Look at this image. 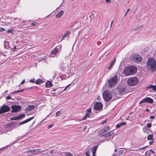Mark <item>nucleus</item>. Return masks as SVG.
<instances>
[{"instance_id":"1","label":"nucleus","mask_w":156,"mask_h":156,"mask_svg":"<svg viewBox=\"0 0 156 156\" xmlns=\"http://www.w3.org/2000/svg\"><path fill=\"white\" fill-rule=\"evenodd\" d=\"M147 68L152 72H154L156 70V61L154 58H150L147 61L146 63Z\"/></svg>"},{"instance_id":"2","label":"nucleus","mask_w":156,"mask_h":156,"mask_svg":"<svg viewBox=\"0 0 156 156\" xmlns=\"http://www.w3.org/2000/svg\"><path fill=\"white\" fill-rule=\"evenodd\" d=\"M137 68L134 66L128 67L125 68L124 70V73L126 76L134 74L136 72Z\"/></svg>"},{"instance_id":"3","label":"nucleus","mask_w":156,"mask_h":156,"mask_svg":"<svg viewBox=\"0 0 156 156\" xmlns=\"http://www.w3.org/2000/svg\"><path fill=\"white\" fill-rule=\"evenodd\" d=\"M112 92L108 90L103 92V97L104 99L106 101H108L112 98Z\"/></svg>"},{"instance_id":"4","label":"nucleus","mask_w":156,"mask_h":156,"mask_svg":"<svg viewBox=\"0 0 156 156\" xmlns=\"http://www.w3.org/2000/svg\"><path fill=\"white\" fill-rule=\"evenodd\" d=\"M118 81V77L116 75L111 77L108 80V84L109 87H112L117 84Z\"/></svg>"},{"instance_id":"5","label":"nucleus","mask_w":156,"mask_h":156,"mask_svg":"<svg viewBox=\"0 0 156 156\" xmlns=\"http://www.w3.org/2000/svg\"><path fill=\"white\" fill-rule=\"evenodd\" d=\"M138 81V78L136 77H131L128 80L127 83L129 85L133 86L136 85Z\"/></svg>"},{"instance_id":"6","label":"nucleus","mask_w":156,"mask_h":156,"mask_svg":"<svg viewBox=\"0 0 156 156\" xmlns=\"http://www.w3.org/2000/svg\"><path fill=\"white\" fill-rule=\"evenodd\" d=\"M142 59V58L141 56L137 54H133L132 58V60L136 63H139L140 62Z\"/></svg>"},{"instance_id":"7","label":"nucleus","mask_w":156,"mask_h":156,"mask_svg":"<svg viewBox=\"0 0 156 156\" xmlns=\"http://www.w3.org/2000/svg\"><path fill=\"white\" fill-rule=\"evenodd\" d=\"M114 133L113 130L111 131L108 132L102 136L105 137V140H106L109 141L110 140V136Z\"/></svg>"},{"instance_id":"8","label":"nucleus","mask_w":156,"mask_h":156,"mask_svg":"<svg viewBox=\"0 0 156 156\" xmlns=\"http://www.w3.org/2000/svg\"><path fill=\"white\" fill-rule=\"evenodd\" d=\"M153 99L147 97L145 98L140 102L139 103L141 104L142 103L147 102L150 103H153Z\"/></svg>"},{"instance_id":"9","label":"nucleus","mask_w":156,"mask_h":156,"mask_svg":"<svg viewBox=\"0 0 156 156\" xmlns=\"http://www.w3.org/2000/svg\"><path fill=\"white\" fill-rule=\"evenodd\" d=\"M94 108L96 110H101L102 108L103 105L101 102H98L94 104Z\"/></svg>"},{"instance_id":"10","label":"nucleus","mask_w":156,"mask_h":156,"mask_svg":"<svg viewBox=\"0 0 156 156\" xmlns=\"http://www.w3.org/2000/svg\"><path fill=\"white\" fill-rule=\"evenodd\" d=\"M10 108L6 105H4L1 107L0 109V114H2L9 111Z\"/></svg>"},{"instance_id":"11","label":"nucleus","mask_w":156,"mask_h":156,"mask_svg":"<svg viewBox=\"0 0 156 156\" xmlns=\"http://www.w3.org/2000/svg\"><path fill=\"white\" fill-rule=\"evenodd\" d=\"M110 129V128L109 126H106L100 130V132H99V134L100 135H101V134L109 131Z\"/></svg>"},{"instance_id":"12","label":"nucleus","mask_w":156,"mask_h":156,"mask_svg":"<svg viewBox=\"0 0 156 156\" xmlns=\"http://www.w3.org/2000/svg\"><path fill=\"white\" fill-rule=\"evenodd\" d=\"M117 90L118 91V93L121 95L125 94L126 93L125 89L122 87H118Z\"/></svg>"},{"instance_id":"13","label":"nucleus","mask_w":156,"mask_h":156,"mask_svg":"<svg viewBox=\"0 0 156 156\" xmlns=\"http://www.w3.org/2000/svg\"><path fill=\"white\" fill-rule=\"evenodd\" d=\"M21 106L19 105H13L11 107L12 112H17L20 111Z\"/></svg>"},{"instance_id":"14","label":"nucleus","mask_w":156,"mask_h":156,"mask_svg":"<svg viewBox=\"0 0 156 156\" xmlns=\"http://www.w3.org/2000/svg\"><path fill=\"white\" fill-rule=\"evenodd\" d=\"M60 48V46H58L54 48V49L51 51V53L50 55V56L51 57H54L55 56V55L58 52V47Z\"/></svg>"},{"instance_id":"15","label":"nucleus","mask_w":156,"mask_h":156,"mask_svg":"<svg viewBox=\"0 0 156 156\" xmlns=\"http://www.w3.org/2000/svg\"><path fill=\"white\" fill-rule=\"evenodd\" d=\"M34 118V117H32L24 121H23L20 122L19 123V125H21L23 124H24L26 123L29 122L30 121V120H32V119H33Z\"/></svg>"},{"instance_id":"16","label":"nucleus","mask_w":156,"mask_h":156,"mask_svg":"<svg viewBox=\"0 0 156 156\" xmlns=\"http://www.w3.org/2000/svg\"><path fill=\"white\" fill-rule=\"evenodd\" d=\"M64 11L62 10H61L59 12L57 13L55 16V17L56 18H59L61 17L63 14Z\"/></svg>"},{"instance_id":"17","label":"nucleus","mask_w":156,"mask_h":156,"mask_svg":"<svg viewBox=\"0 0 156 156\" xmlns=\"http://www.w3.org/2000/svg\"><path fill=\"white\" fill-rule=\"evenodd\" d=\"M116 59L115 58L114 59L112 62L110 64L108 68V69L109 70H110L112 66L114 65Z\"/></svg>"},{"instance_id":"18","label":"nucleus","mask_w":156,"mask_h":156,"mask_svg":"<svg viewBox=\"0 0 156 156\" xmlns=\"http://www.w3.org/2000/svg\"><path fill=\"white\" fill-rule=\"evenodd\" d=\"M98 146H94L92 148V151L93 155L94 156H95V154L96 153V151L97 149Z\"/></svg>"},{"instance_id":"19","label":"nucleus","mask_w":156,"mask_h":156,"mask_svg":"<svg viewBox=\"0 0 156 156\" xmlns=\"http://www.w3.org/2000/svg\"><path fill=\"white\" fill-rule=\"evenodd\" d=\"M35 106L33 105H30L28 106L26 109V110L27 111L31 110L35 108Z\"/></svg>"},{"instance_id":"20","label":"nucleus","mask_w":156,"mask_h":156,"mask_svg":"<svg viewBox=\"0 0 156 156\" xmlns=\"http://www.w3.org/2000/svg\"><path fill=\"white\" fill-rule=\"evenodd\" d=\"M53 84L50 81H47L46 83L45 87L48 88H49L52 87Z\"/></svg>"},{"instance_id":"21","label":"nucleus","mask_w":156,"mask_h":156,"mask_svg":"<svg viewBox=\"0 0 156 156\" xmlns=\"http://www.w3.org/2000/svg\"><path fill=\"white\" fill-rule=\"evenodd\" d=\"M126 124V123L125 122H122L119 124H118L115 127L116 128H119L122 125H125Z\"/></svg>"},{"instance_id":"22","label":"nucleus","mask_w":156,"mask_h":156,"mask_svg":"<svg viewBox=\"0 0 156 156\" xmlns=\"http://www.w3.org/2000/svg\"><path fill=\"white\" fill-rule=\"evenodd\" d=\"M34 153H39L40 152H43L44 151H42L41 149H34Z\"/></svg>"},{"instance_id":"23","label":"nucleus","mask_w":156,"mask_h":156,"mask_svg":"<svg viewBox=\"0 0 156 156\" xmlns=\"http://www.w3.org/2000/svg\"><path fill=\"white\" fill-rule=\"evenodd\" d=\"M43 82V80L41 79H38L36 80L35 83L37 84H40Z\"/></svg>"},{"instance_id":"24","label":"nucleus","mask_w":156,"mask_h":156,"mask_svg":"<svg viewBox=\"0 0 156 156\" xmlns=\"http://www.w3.org/2000/svg\"><path fill=\"white\" fill-rule=\"evenodd\" d=\"M69 33H70V32L66 33H65L64 34V35L62 36V40H61V41L62 40L65 39V38H66V37H68V35L69 34Z\"/></svg>"},{"instance_id":"25","label":"nucleus","mask_w":156,"mask_h":156,"mask_svg":"<svg viewBox=\"0 0 156 156\" xmlns=\"http://www.w3.org/2000/svg\"><path fill=\"white\" fill-rule=\"evenodd\" d=\"M90 113H89L88 112H87L85 115V116H84L83 119L82 120H79V121H81V120H85L86 119L87 117H89L90 115Z\"/></svg>"},{"instance_id":"26","label":"nucleus","mask_w":156,"mask_h":156,"mask_svg":"<svg viewBox=\"0 0 156 156\" xmlns=\"http://www.w3.org/2000/svg\"><path fill=\"white\" fill-rule=\"evenodd\" d=\"M147 139L149 140H153V135L149 134L148 135Z\"/></svg>"},{"instance_id":"27","label":"nucleus","mask_w":156,"mask_h":156,"mask_svg":"<svg viewBox=\"0 0 156 156\" xmlns=\"http://www.w3.org/2000/svg\"><path fill=\"white\" fill-rule=\"evenodd\" d=\"M18 119H19L18 117V115L11 117V120H18Z\"/></svg>"},{"instance_id":"28","label":"nucleus","mask_w":156,"mask_h":156,"mask_svg":"<svg viewBox=\"0 0 156 156\" xmlns=\"http://www.w3.org/2000/svg\"><path fill=\"white\" fill-rule=\"evenodd\" d=\"M61 114V112L60 111H58L56 113L55 116L58 117Z\"/></svg>"},{"instance_id":"29","label":"nucleus","mask_w":156,"mask_h":156,"mask_svg":"<svg viewBox=\"0 0 156 156\" xmlns=\"http://www.w3.org/2000/svg\"><path fill=\"white\" fill-rule=\"evenodd\" d=\"M65 154L66 156H73V155L69 152H66Z\"/></svg>"},{"instance_id":"30","label":"nucleus","mask_w":156,"mask_h":156,"mask_svg":"<svg viewBox=\"0 0 156 156\" xmlns=\"http://www.w3.org/2000/svg\"><path fill=\"white\" fill-rule=\"evenodd\" d=\"M25 116L24 114L19 115H18V119H19L22 118H23Z\"/></svg>"},{"instance_id":"31","label":"nucleus","mask_w":156,"mask_h":156,"mask_svg":"<svg viewBox=\"0 0 156 156\" xmlns=\"http://www.w3.org/2000/svg\"><path fill=\"white\" fill-rule=\"evenodd\" d=\"M23 91H24V90H23H23H20L16 91L14 92H13L12 93V94H13L14 93H19L20 92H23Z\"/></svg>"},{"instance_id":"32","label":"nucleus","mask_w":156,"mask_h":156,"mask_svg":"<svg viewBox=\"0 0 156 156\" xmlns=\"http://www.w3.org/2000/svg\"><path fill=\"white\" fill-rule=\"evenodd\" d=\"M33 152H34V150H33V149L30 150H29L27 152V154H29V153H32Z\"/></svg>"},{"instance_id":"33","label":"nucleus","mask_w":156,"mask_h":156,"mask_svg":"<svg viewBox=\"0 0 156 156\" xmlns=\"http://www.w3.org/2000/svg\"><path fill=\"white\" fill-rule=\"evenodd\" d=\"M89 17L90 18V20H91V19H93L94 17V14L92 13L91 14L90 16Z\"/></svg>"},{"instance_id":"34","label":"nucleus","mask_w":156,"mask_h":156,"mask_svg":"<svg viewBox=\"0 0 156 156\" xmlns=\"http://www.w3.org/2000/svg\"><path fill=\"white\" fill-rule=\"evenodd\" d=\"M56 91V89H52L51 91V93L52 94H55V93H54V92Z\"/></svg>"},{"instance_id":"35","label":"nucleus","mask_w":156,"mask_h":156,"mask_svg":"<svg viewBox=\"0 0 156 156\" xmlns=\"http://www.w3.org/2000/svg\"><path fill=\"white\" fill-rule=\"evenodd\" d=\"M80 24V23L79 22H76L74 24V26H77L78 27H79Z\"/></svg>"},{"instance_id":"36","label":"nucleus","mask_w":156,"mask_h":156,"mask_svg":"<svg viewBox=\"0 0 156 156\" xmlns=\"http://www.w3.org/2000/svg\"><path fill=\"white\" fill-rule=\"evenodd\" d=\"M25 80H23L22 82H21V83L19 85V87H20V86L21 85H22L24 83H25Z\"/></svg>"},{"instance_id":"37","label":"nucleus","mask_w":156,"mask_h":156,"mask_svg":"<svg viewBox=\"0 0 156 156\" xmlns=\"http://www.w3.org/2000/svg\"><path fill=\"white\" fill-rule=\"evenodd\" d=\"M53 126H54L53 124L50 125L48 126V129H50V128H51V127H52Z\"/></svg>"},{"instance_id":"38","label":"nucleus","mask_w":156,"mask_h":156,"mask_svg":"<svg viewBox=\"0 0 156 156\" xmlns=\"http://www.w3.org/2000/svg\"><path fill=\"white\" fill-rule=\"evenodd\" d=\"M65 68H66V67L64 66H62V67H60V69L62 70H63V71L65 69Z\"/></svg>"},{"instance_id":"39","label":"nucleus","mask_w":156,"mask_h":156,"mask_svg":"<svg viewBox=\"0 0 156 156\" xmlns=\"http://www.w3.org/2000/svg\"><path fill=\"white\" fill-rule=\"evenodd\" d=\"M143 131L144 132L146 133L147 131V129L146 127L143 128Z\"/></svg>"},{"instance_id":"40","label":"nucleus","mask_w":156,"mask_h":156,"mask_svg":"<svg viewBox=\"0 0 156 156\" xmlns=\"http://www.w3.org/2000/svg\"><path fill=\"white\" fill-rule=\"evenodd\" d=\"M5 30V29L2 27H0V32H2Z\"/></svg>"},{"instance_id":"41","label":"nucleus","mask_w":156,"mask_h":156,"mask_svg":"<svg viewBox=\"0 0 156 156\" xmlns=\"http://www.w3.org/2000/svg\"><path fill=\"white\" fill-rule=\"evenodd\" d=\"M154 85H149L148 86V88H152L153 89L154 87Z\"/></svg>"},{"instance_id":"42","label":"nucleus","mask_w":156,"mask_h":156,"mask_svg":"<svg viewBox=\"0 0 156 156\" xmlns=\"http://www.w3.org/2000/svg\"><path fill=\"white\" fill-rule=\"evenodd\" d=\"M147 126L148 128H150L151 127V123H149L147 124Z\"/></svg>"},{"instance_id":"43","label":"nucleus","mask_w":156,"mask_h":156,"mask_svg":"<svg viewBox=\"0 0 156 156\" xmlns=\"http://www.w3.org/2000/svg\"><path fill=\"white\" fill-rule=\"evenodd\" d=\"M12 31V29L8 30L7 31V33H11Z\"/></svg>"},{"instance_id":"44","label":"nucleus","mask_w":156,"mask_h":156,"mask_svg":"<svg viewBox=\"0 0 156 156\" xmlns=\"http://www.w3.org/2000/svg\"><path fill=\"white\" fill-rule=\"evenodd\" d=\"M34 80H35V79H31L30 80V82L31 83H33L34 82Z\"/></svg>"},{"instance_id":"45","label":"nucleus","mask_w":156,"mask_h":156,"mask_svg":"<svg viewBox=\"0 0 156 156\" xmlns=\"http://www.w3.org/2000/svg\"><path fill=\"white\" fill-rule=\"evenodd\" d=\"M147 147V146H146L145 147H142L141 148H138V149H141V150L144 149L146 148Z\"/></svg>"},{"instance_id":"46","label":"nucleus","mask_w":156,"mask_h":156,"mask_svg":"<svg viewBox=\"0 0 156 156\" xmlns=\"http://www.w3.org/2000/svg\"><path fill=\"white\" fill-rule=\"evenodd\" d=\"M36 24H37L36 23L34 22V23H32L31 24V25L32 26H35L36 25Z\"/></svg>"},{"instance_id":"47","label":"nucleus","mask_w":156,"mask_h":156,"mask_svg":"<svg viewBox=\"0 0 156 156\" xmlns=\"http://www.w3.org/2000/svg\"><path fill=\"white\" fill-rule=\"evenodd\" d=\"M70 85V84H69L64 89V90H63V91H65L67 89V88Z\"/></svg>"},{"instance_id":"48","label":"nucleus","mask_w":156,"mask_h":156,"mask_svg":"<svg viewBox=\"0 0 156 156\" xmlns=\"http://www.w3.org/2000/svg\"><path fill=\"white\" fill-rule=\"evenodd\" d=\"M107 120H105V121H104V122H103L102 123V125H103L104 124L106 123L107 122Z\"/></svg>"},{"instance_id":"49","label":"nucleus","mask_w":156,"mask_h":156,"mask_svg":"<svg viewBox=\"0 0 156 156\" xmlns=\"http://www.w3.org/2000/svg\"><path fill=\"white\" fill-rule=\"evenodd\" d=\"M54 150H53V149L51 150L50 151V153L51 154H52L53 153V152H54Z\"/></svg>"},{"instance_id":"50","label":"nucleus","mask_w":156,"mask_h":156,"mask_svg":"<svg viewBox=\"0 0 156 156\" xmlns=\"http://www.w3.org/2000/svg\"><path fill=\"white\" fill-rule=\"evenodd\" d=\"M129 10H130L129 9H127V11L126 12V14L124 16H125L127 15L128 11Z\"/></svg>"},{"instance_id":"51","label":"nucleus","mask_w":156,"mask_h":156,"mask_svg":"<svg viewBox=\"0 0 156 156\" xmlns=\"http://www.w3.org/2000/svg\"><path fill=\"white\" fill-rule=\"evenodd\" d=\"M6 98L8 99H11V97L10 96H8L6 97Z\"/></svg>"},{"instance_id":"52","label":"nucleus","mask_w":156,"mask_h":156,"mask_svg":"<svg viewBox=\"0 0 156 156\" xmlns=\"http://www.w3.org/2000/svg\"><path fill=\"white\" fill-rule=\"evenodd\" d=\"M85 154L87 156H90L89 153L88 152H86Z\"/></svg>"},{"instance_id":"53","label":"nucleus","mask_w":156,"mask_h":156,"mask_svg":"<svg viewBox=\"0 0 156 156\" xmlns=\"http://www.w3.org/2000/svg\"><path fill=\"white\" fill-rule=\"evenodd\" d=\"M91 108H90L88 110V112L89 113L91 112Z\"/></svg>"},{"instance_id":"54","label":"nucleus","mask_w":156,"mask_h":156,"mask_svg":"<svg viewBox=\"0 0 156 156\" xmlns=\"http://www.w3.org/2000/svg\"><path fill=\"white\" fill-rule=\"evenodd\" d=\"M154 91H156V86H154L153 89Z\"/></svg>"},{"instance_id":"55","label":"nucleus","mask_w":156,"mask_h":156,"mask_svg":"<svg viewBox=\"0 0 156 156\" xmlns=\"http://www.w3.org/2000/svg\"><path fill=\"white\" fill-rule=\"evenodd\" d=\"M154 116L153 115H151L150 116V118L151 119H153L154 118Z\"/></svg>"},{"instance_id":"56","label":"nucleus","mask_w":156,"mask_h":156,"mask_svg":"<svg viewBox=\"0 0 156 156\" xmlns=\"http://www.w3.org/2000/svg\"><path fill=\"white\" fill-rule=\"evenodd\" d=\"M88 38V37H87V36H86V35H85L84 36V37H83V39H87Z\"/></svg>"},{"instance_id":"57","label":"nucleus","mask_w":156,"mask_h":156,"mask_svg":"<svg viewBox=\"0 0 156 156\" xmlns=\"http://www.w3.org/2000/svg\"><path fill=\"white\" fill-rule=\"evenodd\" d=\"M113 20H112V22H111V25H110V28H111L112 27V24L113 23Z\"/></svg>"},{"instance_id":"58","label":"nucleus","mask_w":156,"mask_h":156,"mask_svg":"<svg viewBox=\"0 0 156 156\" xmlns=\"http://www.w3.org/2000/svg\"><path fill=\"white\" fill-rule=\"evenodd\" d=\"M153 143V140H152L151 141H150V142H149V144H150L151 145Z\"/></svg>"},{"instance_id":"59","label":"nucleus","mask_w":156,"mask_h":156,"mask_svg":"<svg viewBox=\"0 0 156 156\" xmlns=\"http://www.w3.org/2000/svg\"><path fill=\"white\" fill-rule=\"evenodd\" d=\"M150 151L152 153H154V151L152 149H150Z\"/></svg>"},{"instance_id":"60","label":"nucleus","mask_w":156,"mask_h":156,"mask_svg":"<svg viewBox=\"0 0 156 156\" xmlns=\"http://www.w3.org/2000/svg\"><path fill=\"white\" fill-rule=\"evenodd\" d=\"M106 2H110L111 1L110 0H106Z\"/></svg>"},{"instance_id":"61","label":"nucleus","mask_w":156,"mask_h":156,"mask_svg":"<svg viewBox=\"0 0 156 156\" xmlns=\"http://www.w3.org/2000/svg\"><path fill=\"white\" fill-rule=\"evenodd\" d=\"M87 127L86 126H85L83 128V130H84L86 129Z\"/></svg>"},{"instance_id":"62","label":"nucleus","mask_w":156,"mask_h":156,"mask_svg":"<svg viewBox=\"0 0 156 156\" xmlns=\"http://www.w3.org/2000/svg\"><path fill=\"white\" fill-rule=\"evenodd\" d=\"M5 148V147H3V148H1L0 149H1V150H4Z\"/></svg>"},{"instance_id":"63","label":"nucleus","mask_w":156,"mask_h":156,"mask_svg":"<svg viewBox=\"0 0 156 156\" xmlns=\"http://www.w3.org/2000/svg\"><path fill=\"white\" fill-rule=\"evenodd\" d=\"M7 90L5 91V93H7Z\"/></svg>"},{"instance_id":"64","label":"nucleus","mask_w":156,"mask_h":156,"mask_svg":"<svg viewBox=\"0 0 156 156\" xmlns=\"http://www.w3.org/2000/svg\"><path fill=\"white\" fill-rule=\"evenodd\" d=\"M112 156H115V154H113L112 155Z\"/></svg>"}]
</instances>
